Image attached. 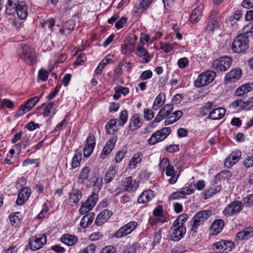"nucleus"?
Wrapping results in <instances>:
<instances>
[{
    "label": "nucleus",
    "instance_id": "1",
    "mask_svg": "<svg viewBox=\"0 0 253 253\" xmlns=\"http://www.w3.org/2000/svg\"><path fill=\"white\" fill-rule=\"evenodd\" d=\"M211 215V211L208 210L201 211L197 212L190 222L191 231L196 232L198 227L208 219Z\"/></svg>",
    "mask_w": 253,
    "mask_h": 253
},
{
    "label": "nucleus",
    "instance_id": "2",
    "mask_svg": "<svg viewBox=\"0 0 253 253\" xmlns=\"http://www.w3.org/2000/svg\"><path fill=\"white\" fill-rule=\"evenodd\" d=\"M20 58L27 65H32L35 62V53L29 45H24L19 51Z\"/></svg>",
    "mask_w": 253,
    "mask_h": 253
},
{
    "label": "nucleus",
    "instance_id": "3",
    "mask_svg": "<svg viewBox=\"0 0 253 253\" xmlns=\"http://www.w3.org/2000/svg\"><path fill=\"white\" fill-rule=\"evenodd\" d=\"M241 34L234 40L232 43V50L237 53L244 51L248 48V35Z\"/></svg>",
    "mask_w": 253,
    "mask_h": 253
},
{
    "label": "nucleus",
    "instance_id": "4",
    "mask_svg": "<svg viewBox=\"0 0 253 253\" xmlns=\"http://www.w3.org/2000/svg\"><path fill=\"white\" fill-rule=\"evenodd\" d=\"M216 73L212 71H207L200 75L195 82L198 87L206 85L211 83L215 78Z\"/></svg>",
    "mask_w": 253,
    "mask_h": 253
},
{
    "label": "nucleus",
    "instance_id": "5",
    "mask_svg": "<svg viewBox=\"0 0 253 253\" xmlns=\"http://www.w3.org/2000/svg\"><path fill=\"white\" fill-rule=\"evenodd\" d=\"M234 247V243L232 241L221 240L212 245L213 250L219 253H227L230 252Z\"/></svg>",
    "mask_w": 253,
    "mask_h": 253
},
{
    "label": "nucleus",
    "instance_id": "6",
    "mask_svg": "<svg viewBox=\"0 0 253 253\" xmlns=\"http://www.w3.org/2000/svg\"><path fill=\"white\" fill-rule=\"evenodd\" d=\"M47 242L46 237L43 235H39L30 238L28 245L30 249L36 251L42 248Z\"/></svg>",
    "mask_w": 253,
    "mask_h": 253
},
{
    "label": "nucleus",
    "instance_id": "7",
    "mask_svg": "<svg viewBox=\"0 0 253 253\" xmlns=\"http://www.w3.org/2000/svg\"><path fill=\"white\" fill-rule=\"evenodd\" d=\"M170 127H164L156 131L148 139V142L151 145L155 144L164 140L170 133Z\"/></svg>",
    "mask_w": 253,
    "mask_h": 253
},
{
    "label": "nucleus",
    "instance_id": "8",
    "mask_svg": "<svg viewBox=\"0 0 253 253\" xmlns=\"http://www.w3.org/2000/svg\"><path fill=\"white\" fill-rule=\"evenodd\" d=\"M243 205L239 201H235L229 204L223 211V214L226 216H232L239 213L242 209Z\"/></svg>",
    "mask_w": 253,
    "mask_h": 253
},
{
    "label": "nucleus",
    "instance_id": "9",
    "mask_svg": "<svg viewBox=\"0 0 253 253\" xmlns=\"http://www.w3.org/2000/svg\"><path fill=\"white\" fill-rule=\"evenodd\" d=\"M173 223L171 227V232L170 234V238L173 241H178L181 239L186 233V229L183 225L181 224H176Z\"/></svg>",
    "mask_w": 253,
    "mask_h": 253
},
{
    "label": "nucleus",
    "instance_id": "10",
    "mask_svg": "<svg viewBox=\"0 0 253 253\" xmlns=\"http://www.w3.org/2000/svg\"><path fill=\"white\" fill-rule=\"evenodd\" d=\"M98 201V195L96 194H92L80 207V213L84 214L91 211Z\"/></svg>",
    "mask_w": 253,
    "mask_h": 253
},
{
    "label": "nucleus",
    "instance_id": "11",
    "mask_svg": "<svg viewBox=\"0 0 253 253\" xmlns=\"http://www.w3.org/2000/svg\"><path fill=\"white\" fill-rule=\"evenodd\" d=\"M232 63L231 59L227 56H223L214 61L212 63V66L215 69L225 71L231 66Z\"/></svg>",
    "mask_w": 253,
    "mask_h": 253
},
{
    "label": "nucleus",
    "instance_id": "12",
    "mask_svg": "<svg viewBox=\"0 0 253 253\" xmlns=\"http://www.w3.org/2000/svg\"><path fill=\"white\" fill-rule=\"evenodd\" d=\"M138 224L135 221H130L121 227L115 233V237L121 238L130 233L137 226Z\"/></svg>",
    "mask_w": 253,
    "mask_h": 253
},
{
    "label": "nucleus",
    "instance_id": "13",
    "mask_svg": "<svg viewBox=\"0 0 253 253\" xmlns=\"http://www.w3.org/2000/svg\"><path fill=\"white\" fill-rule=\"evenodd\" d=\"M95 137L93 135H89L85 141V145L84 148V156L88 157L92 154L95 146Z\"/></svg>",
    "mask_w": 253,
    "mask_h": 253
},
{
    "label": "nucleus",
    "instance_id": "14",
    "mask_svg": "<svg viewBox=\"0 0 253 253\" xmlns=\"http://www.w3.org/2000/svg\"><path fill=\"white\" fill-rule=\"evenodd\" d=\"M41 97L35 96L29 99L23 106L20 107L18 112V115L21 116L29 111L40 101Z\"/></svg>",
    "mask_w": 253,
    "mask_h": 253
},
{
    "label": "nucleus",
    "instance_id": "15",
    "mask_svg": "<svg viewBox=\"0 0 253 253\" xmlns=\"http://www.w3.org/2000/svg\"><path fill=\"white\" fill-rule=\"evenodd\" d=\"M173 110V106L171 104H166L161 109L158 114L154 119L155 123H159L162 120L167 117Z\"/></svg>",
    "mask_w": 253,
    "mask_h": 253
},
{
    "label": "nucleus",
    "instance_id": "16",
    "mask_svg": "<svg viewBox=\"0 0 253 253\" xmlns=\"http://www.w3.org/2000/svg\"><path fill=\"white\" fill-rule=\"evenodd\" d=\"M117 141V137L112 136L106 143L105 146L104 147L102 151L100 154V157L104 159H105L113 150L114 146Z\"/></svg>",
    "mask_w": 253,
    "mask_h": 253
},
{
    "label": "nucleus",
    "instance_id": "17",
    "mask_svg": "<svg viewBox=\"0 0 253 253\" xmlns=\"http://www.w3.org/2000/svg\"><path fill=\"white\" fill-rule=\"evenodd\" d=\"M241 152L236 150L233 151L225 160L224 165L227 168H231L235 165L240 159Z\"/></svg>",
    "mask_w": 253,
    "mask_h": 253
},
{
    "label": "nucleus",
    "instance_id": "18",
    "mask_svg": "<svg viewBox=\"0 0 253 253\" xmlns=\"http://www.w3.org/2000/svg\"><path fill=\"white\" fill-rule=\"evenodd\" d=\"M112 215V212L108 210H104L97 216L95 223L97 226H101L106 222Z\"/></svg>",
    "mask_w": 253,
    "mask_h": 253
},
{
    "label": "nucleus",
    "instance_id": "19",
    "mask_svg": "<svg viewBox=\"0 0 253 253\" xmlns=\"http://www.w3.org/2000/svg\"><path fill=\"white\" fill-rule=\"evenodd\" d=\"M241 69H234L226 75L225 81L227 83L235 82L241 78Z\"/></svg>",
    "mask_w": 253,
    "mask_h": 253
},
{
    "label": "nucleus",
    "instance_id": "20",
    "mask_svg": "<svg viewBox=\"0 0 253 253\" xmlns=\"http://www.w3.org/2000/svg\"><path fill=\"white\" fill-rule=\"evenodd\" d=\"M118 171V167L117 166H111L106 171L104 181L105 183L111 182L115 177Z\"/></svg>",
    "mask_w": 253,
    "mask_h": 253
},
{
    "label": "nucleus",
    "instance_id": "21",
    "mask_svg": "<svg viewBox=\"0 0 253 253\" xmlns=\"http://www.w3.org/2000/svg\"><path fill=\"white\" fill-rule=\"evenodd\" d=\"M31 194V189L28 187L22 188L18 195V198L16 201V204L18 205H22L30 197Z\"/></svg>",
    "mask_w": 253,
    "mask_h": 253
},
{
    "label": "nucleus",
    "instance_id": "22",
    "mask_svg": "<svg viewBox=\"0 0 253 253\" xmlns=\"http://www.w3.org/2000/svg\"><path fill=\"white\" fill-rule=\"evenodd\" d=\"M75 23L72 20H69L62 24L59 31L64 35L70 34L74 29Z\"/></svg>",
    "mask_w": 253,
    "mask_h": 253
},
{
    "label": "nucleus",
    "instance_id": "23",
    "mask_svg": "<svg viewBox=\"0 0 253 253\" xmlns=\"http://www.w3.org/2000/svg\"><path fill=\"white\" fill-rule=\"evenodd\" d=\"M138 186L136 181L132 180L131 177H127L126 178L124 183V187L126 191L127 192H133L135 191Z\"/></svg>",
    "mask_w": 253,
    "mask_h": 253
},
{
    "label": "nucleus",
    "instance_id": "24",
    "mask_svg": "<svg viewBox=\"0 0 253 253\" xmlns=\"http://www.w3.org/2000/svg\"><path fill=\"white\" fill-rule=\"evenodd\" d=\"M226 112L225 109L223 107L214 108L209 114V117L213 120H216L223 117Z\"/></svg>",
    "mask_w": 253,
    "mask_h": 253
},
{
    "label": "nucleus",
    "instance_id": "25",
    "mask_svg": "<svg viewBox=\"0 0 253 253\" xmlns=\"http://www.w3.org/2000/svg\"><path fill=\"white\" fill-rule=\"evenodd\" d=\"M253 89V83L245 84L239 86L235 91L236 96H242Z\"/></svg>",
    "mask_w": 253,
    "mask_h": 253
},
{
    "label": "nucleus",
    "instance_id": "26",
    "mask_svg": "<svg viewBox=\"0 0 253 253\" xmlns=\"http://www.w3.org/2000/svg\"><path fill=\"white\" fill-rule=\"evenodd\" d=\"M15 12H16L17 16L20 19H24L27 17L28 15L27 7L24 2H20L18 6L14 9Z\"/></svg>",
    "mask_w": 253,
    "mask_h": 253
},
{
    "label": "nucleus",
    "instance_id": "27",
    "mask_svg": "<svg viewBox=\"0 0 253 253\" xmlns=\"http://www.w3.org/2000/svg\"><path fill=\"white\" fill-rule=\"evenodd\" d=\"M203 8V5L200 4L192 11L190 16V20L192 23H197L201 19Z\"/></svg>",
    "mask_w": 253,
    "mask_h": 253
},
{
    "label": "nucleus",
    "instance_id": "28",
    "mask_svg": "<svg viewBox=\"0 0 253 253\" xmlns=\"http://www.w3.org/2000/svg\"><path fill=\"white\" fill-rule=\"evenodd\" d=\"M117 122L118 119H112L106 124L105 128L107 133L112 135L118 131Z\"/></svg>",
    "mask_w": 253,
    "mask_h": 253
},
{
    "label": "nucleus",
    "instance_id": "29",
    "mask_svg": "<svg viewBox=\"0 0 253 253\" xmlns=\"http://www.w3.org/2000/svg\"><path fill=\"white\" fill-rule=\"evenodd\" d=\"M253 236V228L249 227L239 232L236 236V240H247Z\"/></svg>",
    "mask_w": 253,
    "mask_h": 253
},
{
    "label": "nucleus",
    "instance_id": "30",
    "mask_svg": "<svg viewBox=\"0 0 253 253\" xmlns=\"http://www.w3.org/2000/svg\"><path fill=\"white\" fill-rule=\"evenodd\" d=\"M224 225V221L222 219L215 220L212 224L210 230L212 235H216L223 229Z\"/></svg>",
    "mask_w": 253,
    "mask_h": 253
},
{
    "label": "nucleus",
    "instance_id": "31",
    "mask_svg": "<svg viewBox=\"0 0 253 253\" xmlns=\"http://www.w3.org/2000/svg\"><path fill=\"white\" fill-rule=\"evenodd\" d=\"M206 31L210 34H218L219 32V23L216 20L211 19L207 25Z\"/></svg>",
    "mask_w": 253,
    "mask_h": 253
},
{
    "label": "nucleus",
    "instance_id": "32",
    "mask_svg": "<svg viewBox=\"0 0 253 253\" xmlns=\"http://www.w3.org/2000/svg\"><path fill=\"white\" fill-rule=\"evenodd\" d=\"M166 100V95L163 92L160 93L154 102L152 108L154 110H158L165 103Z\"/></svg>",
    "mask_w": 253,
    "mask_h": 253
},
{
    "label": "nucleus",
    "instance_id": "33",
    "mask_svg": "<svg viewBox=\"0 0 253 253\" xmlns=\"http://www.w3.org/2000/svg\"><path fill=\"white\" fill-rule=\"evenodd\" d=\"M95 214L91 212L83 216L80 222L81 226L83 228L88 227L92 223Z\"/></svg>",
    "mask_w": 253,
    "mask_h": 253
},
{
    "label": "nucleus",
    "instance_id": "34",
    "mask_svg": "<svg viewBox=\"0 0 253 253\" xmlns=\"http://www.w3.org/2000/svg\"><path fill=\"white\" fill-rule=\"evenodd\" d=\"M77 240V238L75 236L68 234L63 235L61 237L62 242L69 246L75 245Z\"/></svg>",
    "mask_w": 253,
    "mask_h": 253
},
{
    "label": "nucleus",
    "instance_id": "35",
    "mask_svg": "<svg viewBox=\"0 0 253 253\" xmlns=\"http://www.w3.org/2000/svg\"><path fill=\"white\" fill-rule=\"evenodd\" d=\"M183 115V112L180 110L174 112L165 121V125H169L172 124L178 120Z\"/></svg>",
    "mask_w": 253,
    "mask_h": 253
},
{
    "label": "nucleus",
    "instance_id": "36",
    "mask_svg": "<svg viewBox=\"0 0 253 253\" xmlns=\"http://www.w3.org/2000/svg\"><path fill=\"white\" fill-rule=\"evenodd\" d=\"M56 105L53 102H50L46 104L44 109L43 116L47 117L50 115H54L56 112Z\"/></svg>",
    "mask_w": 253,
    "mask_h": 253
},
{
    "label": "nucleus",
    "instance_id": "37",
    "mask_svg": "<svg viewBox=\"0 0 253 253\" xmlns=\"http://www.w3.org/2000/svg\"><path fill=\"white\" fill-rule=\"evenodd\" d=\"M130 127L132 129H137L141 126L140 114H135L131 118L129 124Z\"/></svg>",
    "mask_w": 253,
    "mask_h": 253
},
{
    "label": "nucleus",
    "instance_id": "38",
    "mask_svg": "<svg viewBox=\"0 0 253 253\" xmlns=\"http://www.w3.org/2000/svg\"><path fill=\"white\" fill-rule=\"evenodd\" d=\"M81 198V193L79 190H73L69 194V202L72 205H77Z\"/></svg>",
    "mask_w": 253,
    "mask_h": 253
},
{
    "label": "nucleus",
    "instance_id": "39",
    "mask_svg": "<svg viewBox=\"0 0 253 253\" xmlns=\"http://www.w3.org/2000/svg\"><path fill=\"white\" fill-rule=\"evenodd\" d=\"M20 3L19 0H8L6 6V12L9 14L14 13V9Z\"/></svg>",
    "mask_w": 253,
    "mask_h": 253
},
{
    "label": "nucleus",
    "instance_id": "40",
    "mask_svg": "<svg viewBox=\"0 0 253 253\" xmlns=\"http://www.w3.org/2000/svg\"><path fill=\"white\" fill-rule=\"evenodd\" d=\"M142 13V0H137L134 8L133 16L136 18H140Z\"/></svg>",
    "mask_w": 253,
    "mask_h": 253
},
{
    "label": "nucleus",
    "instance_id": "41",
    "mask_svg": "<svg viewBox=\"0 0 253 253\" xmlns=\"http://www.w3.org/2000/svg\"><path fill=\"white\" fill-rule=\"evenodd\" d=\"M134 50V44L133 43L126 42L122 45L121 51L123 54H129Z\"/></svg>",
    "mask_w": 253,
    "mask_h": 253
},
{
    "label": "nucleus",
    "instance_id": "42",
    "mask_svg": "<svg viewBox=\"0 0 253 253\" xmlns=\"http://www.w3.org/2000/svg\"><path fill=\"white\" fill-rule=\"evenodd\" d=\"M9 219L11 225L17 226L20 223L21 214L19 212H16L9 215Z\"/></svg>",
    "mask_w": 253,
    "mask_h": 253
},
{
    "label": "nucleus",
    "instance_id": "43",
    "mask_svg": "<svg viewBox=\"0 0 253 253\" xmlns=\"http://www.w3.org/2000/svg\"><path fill=\"white\" fill-rule=\"evenodd\" d=\"M141 153H136L134 155L133 157L130 161L129 163V169H135L138 164H139L141 161V158L140 157Z\"/></svg>",
    "mask_w": 253,
    "mask_h": 253
},
{
    "label": "nucleus",
    "instance_id": "44",
    "mask_svg": "<svg viewBox=\"0 0 253 253\" xmlns=\"http://www.w3.org/2000/svg\"><path fill=\"white\" fill-rule=\"evenodd\" d=\"M90 171L89 168L87 167L82 169L79 176L80 182L84 183V181L88 178Z\"/></svg>",
    "mask_w": 253,
    "mask_h": 253
},
{
    "label": "nucleus",
    "instance_id": "45",
    "mask_svg": "<svg viewBox=\"0 0 253 253\" xmlns=\"http://www.w3.org/2000/svg\"><path fill=\"white\" fill-rule=\"evenodd\" d=\"M127 112L126 110H124L121 112L119 116V120H118V126H123L124 124L127 122Z\"/></svg>",
    "mask_w": 253,
    "mask_h": 253
},
{
    "label": "nucleus",
    "instance_id": "46",
    "mask_svg": "<svg viewBox=\"0 0 253 253\" xmlns=\"http://www.w3.org/2000/svg\"><path fill=\"white\" fill-rule=\"evenodd\" d=\"M231 105L238 109H243L249 106V103L241 100H237L234 101Z\"/></svg>",
    "mask_w": 253,
    "mask_h": 253
},
{
    "label": "nucleus",
    "instance_id": "47",
    "mask_svg": "<svg viewBox=\"0 0 253 253\" xmlns=\"http://www.w3.org/2000/svg\"><path fill=\"white\" fill-rule=\"evenodd\" d=\"M175 45V43L169 44L166 43H161V48L166 53H169L171 52L173 50L174 46Z\"/></svg>",
    "mask_w": 253,
    "mask_h": 253
},
{
    "label": "nucleus",
    "instance_id": "48",
    "mask_svg": "<svg viewBox=\"0 0 253 253\" xmlns=\"http://www.w3.org/2000/svg\"><path fill=\"white\" fill-rule=\"evenodd\" d=\"M82 160V156L80 154H75L72 161V167L73 168L78 167Z\"/></svg>",
    "mask_w": 253,
    "mask_h": 253
},
{
    "label": "nucleus",
    "instance_id": "49",
    "mask_svg": "<svg viewBox=\"0 0 253 253\" xmlns=\"http://www.w3.org/2000/svg\"><path fill=\"white\" fill-rule=\"evenodd\" d=\"M55 25V21L53 18L48 19L43 22L42 24V27H47L51 31L52 30V28Z\"/></svg>",
    "mask_w": 253,
    "mask_h": 253
},
{
    "label": "nucleus",
    "instance_id": "50",
    "mask_svg": "<svg viewBox=\"0 0 253 253\" xmlns=\"http://www.w3.org/2000/svg\"><path fill=\"white\" fill-rule=\"evenodd\" d=\"M221 190V186H216L211 187L206 192V195L211 196L212 195L216 194Z\"/></svg>",
    "mask_w": 253,
    "mask_h": 253
},
{
    "label": "nucleus",
    "instance_id": "51",
    "mask_svg": "<svg viewBox=\"0 0 253 253\" xmlns=\"http://www.w3.org/2000/svg\"><path fill=\"white\" fill-rule=\"evenodd\" d=\"M188 215L186 214H181L178 216L177 218L174 220L173 223H176V224L183 225L184 223L187 220Z\"/></svg>",
    "mask_w": 253,
    "mask_h": 253
},
{
    "label": "nucleus",
    "instance_id": "52",
    "mask_svg": "<svg viewBox=\"0 0 253 253\" xmlns=\"http://www.w3.org/2000/svg\"><path fill=\"white\" fill-rule=\"evenodd\" d=\"M99 253H116V249L113 246H108L102 249Z\"/></svg>",
    "mask_w": 253,
    "mask_h": 253
},
{
    "label": "nucleus",
    "instance_id": "53",
    "mask_svg": "<svg viewBox=\"0 0 253 253\" xmlns=\"http://www.w3.org/2000/svg\"><path fill=\"white\" fill-rule=\"evenodd\" d=\"M243 33H244L245 35H248L250 34L251 36H253V23L247 25L243 28Z\"/></svg>",
    "mask_w": 253,
    "mask_h": 253
},
{
    "label": "nucleus",
    "instance_id": "54",
    "mask_svg": "<svg viewBox=\"0 0 253 253\" xmlns=\"http://www.w3.org/2000/svg\"><path fill=\"white\" fill-rule=\"evenodd\" d=\"M103 236V234L100 232H95L89 236V239L91 241H96L99 240Z\"/></svg>",
    "mask_w": 253,
    "mask_h": 253
},
{
    "label": "nucleus",
    "instance_id": "55",
    "mask_svg": "<svg viewBox=\"0 0 253 253\" xmlns=\"http://www.w3.org/2000/svg\"><path fill=\"white\" fill-rule=\"evenodd\" d=\"M38 75H39V78L41 80L43 81H46L47 80L48 73L46 70H44L43 69H41L39 71Z\"/></svg>",
    "mask_w": 253,
    "mask_h": 253
},
{
    "label": "nucleus",
    "instance_id": "56",
    "mask_svg": "<svg viewBox=\"0 0 253 253\" xmlns=\"http://www.w3.org/2000/svg\"><path fill=\"white\" fill-rule=\"evenodd\" d=\"M168 164H169V160L167 158H163L159 165L160 169L162 172L167 168Z\"/></svg>",
    "mask_w": 253,
    "mask_h": 253
},
{
    "label": "nucleus",
    "instance_id": "57",
    "mask_svg": "<svg viewBox=\"0 0 253 253\" xmlns=\"http://www.w3.org/2000/svg\"><path fill=\"white\" fill-rule=\"evenodd\" d=\"M184 197V196L181 194L180 191L174 192L172 193L171 195L169 196V199L170 200H177L181 198H183Z\"/></svg>",
    "mask_w": 253,
    "mask_h": 253
},
{
    "label": "nucleus",
    "instance_id": "58",
    "mask_svg": "<svg viewBox=\"0 0 253 253\" xmlns=\"http://www.w3.org/2000/svg\"><path fill=\"white\" fill-rule=\"evenodd\" d=\"M26 127L28 130L33 131L35 129L40 127V125L31 121L26 125Z\"/></svg>",
    "mask_w": 253,
    "mask_h": 253
},
{
    "label": "nucleus",
    "instance_id": "59",
    "mask_svg": "<svg viewBox=\"0 0 253 253\" xmlns=\"http://www.w3.org/2000/svg\"><path fill=\"white\" fill-rule=\"evenodd\" d=\"M13 107V104L12 101L8 99H4L1 101V108L7 107L11 108Z\"/></svg>",
    "mask_w": 253,
    "mask_h": 253
},
{
    "label": "nucleus",
    "instance_id": "60",
    "mask_svg": "<svg viewBox=\"0 0 253 253\" xmlns=\"http://www.w3.org/2000/svg\"><path fill=\"white\" fill-rule=\"evenodd\" d=\"M143 196H145V199L146 200V202H149L151 200H152L154 197V194L153 192L150 190L143 191Z\"/></svg>",
    "mask_w": 253,
    "mask_h": 253
},
{
    "label": "nucleus",
    "instance_id": "61",
    "mask_svg": "<svg viewBox=\"0 0 253 253\" xmlns=\"http://www.w3.org/2000/svg\"><path fill=\"white\" fill-rule=\"evenodd\" d=\"M144 117L147 120H150L154 117V113L151 110L145 109L144 111Z\"/></svg>",
    "mask_w": 253,
    "mask_h": 253
},
{
    "label": "nucleus",
    "instance_id": "62",
    "mask_svg": "<svg viewBox=\"0 0 253 253\" xmlns=\"http://www.w3.org/2000/svg\"><path fill=\"white\" fill-rule=\"evenodd\" d=\"M244 166L246 168L253 167V156H248L244 161Z\"/></svg>",
    "mask_w": 253,
    "mask_h": 253
},
{
    "label": "nucleus",
    "instance_id": "63",
    "mask_svg": "<svg viewBox=\"0 0 253 253\" xmlns=\"http://www.w3.org/2000/svg\"><path fill=\"white\" fill-rule=\"evenodd\" d=\"M96 249L95 245L93 244H91L84 249L82 252L84 253H94Z\"/></svg>",
    "mask_w": 253,
    "mask_h": 253
},
{
    "label": "nucleus",
    "instance_id": "64",
    "mask_svg": "<svg viewBox=\"0 0 253 253\" xmlns=\"http://www.w3.org/2000/svg\"><path fill=\"white\" fill-rule=\"evenodd\" d=\"M244 202L247 206L253 205V195H251L244 199Z\"/></svg>",
    "mask_w": 253,
    "mask_h": 253
}]
</instances>
